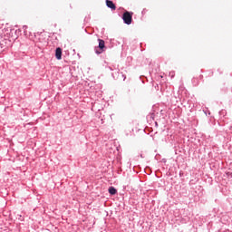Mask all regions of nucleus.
Masks as SVG:
<instances>
[{"instance_id": "f257e3e1", "label": "nucleus", "mask_w": 232, "mask_h": 232, "mask_svg": "<svg viewBox=\"0 0 232 232\" xmlns=\"http://www.w3.org/2000/svg\"><path fill=\"white\" fill-rule=\"evenodd\" d=\"M122 19H123V23H125V24H131L132 15L130 12H125L123 14Z\"/></svg>"}, {"instance_id": "f03ea898", "label": "nucleus", "mask_w": 232, "mask_h": 232, "mask_svg": "<svg viewBox=\"0 0 232 232\" xmlns=\"http://www.w3.org/2000/svg\"><path fill=\"white\" fill-rule=\"evenodd\" d=\"M55 57L56 59H58V61H61V59H63V49H61V47L56 48Z\"/></svg>"}, {"instance_id": "7ed1b4c3", "label": "nucleus", "mask_w": 232, "mask_h": 232, "mask_svg": "<svg viewBox=\"0 0 232 232\" xmlns=\"http://www.w3.org/2000/svg\"><path fill=\"white\" fill-rule=\"evenodd\" d=\"M98 41L100 51L96 50V53L99 55L100 53H102V50H104V40L98 39Z\"/></svg>"}, {"instance_id": "20e7f679", "label": "nucleus", "mask_w": 232, "mask_h": 232, "mask_svg": "<svg viewBox=\"0 0 232 232\" xmlns=\"http://www.w3.org/2000/svg\"><path fill=\"white\" fill-rule=\"evenodd\" d=\"M106 5L108 8H111V10H117V6H115V4H113L111 0H106Z\"/></svg>"}, {"instance_id": "39448f33", "label": "nucleus", "mask_w": 232, "mask_h": 232, "mask_svg": "<svg viewBox=\"0 0 232 232\" xmlns=\"http://www.w3.org/2000/svg\"><path fill=\"white\" fill-rule=\"evenodd\" d=\"M109 193H110V195H117V188L114 187H110Z\"/></svg>"}, {"instance_id": "423d86ee", "label": "nucleus", "mask_w": 232, "mask_h": 232, "mask_svg": "<svg viewBox=\"0 0 232 232\" xmlns=\"http://www.w3.org/2000/svg\"><path fill=\"white\" fill-rule=\"evenodd\" d=\"M27 28H28V26L24 25V26H23V30H24V32H26Z\"/></svg>"}]
</instances>
